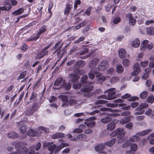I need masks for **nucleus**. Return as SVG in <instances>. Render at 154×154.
I'll use <instances>...</instances> for the list:
<instances>
[{"instance_id": "c03bdc74", "label": "nucleus", "mask_w": 154, "mask_h": 154, "mask_svg": "<svg viewBox=\"0 0 154 154\" xmlns=\"http://www.w3.org/2000/svg\"><path fill=\"white\" fill-rule=\"evenodd\" d=\"M131 141L130 139L127 140L125 143H124L122 146V147L123 148H127L131 144Z\"/></svg>"}, {"instance_id": "6e6552de", "label": "nucleus", "mask_w": 154, "mask_h": 154, "mask_svg": "<svg viewBox=\"0 0 154 154\" xmlns=\"http://www.w3.org/2000/svg\"><path fill=\"white\" fill-rule=\"evenodd\" d=\"M99 61V59L97 58H94L91 60L88 64L90 68L93 69L96 67Z\"/></svg>"}, {"instance_id": "864d4df0", "label": "nucleus", "mask_w": 154, "mask_h": 154, "mask_svg": "<svg viewBox=\"0 0 154 154\" xmlns=\"http://www.w3.org/2000/svg\"><path fill=\"white\" fill-rule=\"evenodd\" d=\"M92 8V6H89L87 9L84 13L86 14L88 16H90L91 13V11Z\"/></svg>"}, {"instance_id": "13d9d810", "label": "nucleus", "mask_w": 154, "mask_h": 154, "mask_svg": "<svg viewBox=\"0 0 154 154\" xmlns=\"http://www.w3.org/2000/svg\"><path fill=\"white\" fill-rule=\"evenodd\" d=\"M133 125L132 123L129 122L126 124L125 127L131 130L133 128Z\"/></svg>"}, {"instance_id": "ddd939ff", "label": "nucleus", "mask_w": 154, "mask_h": 154, "mask_svg": "<svg viewBox=\"0 0 154 154\" xmlns=\"http://www.w3.org/2000/svg\"><path fill=\"white\" fill-rule=\"evenodd\" d=\"M108 102V101L106 100H97L95 102V103L96 105L97 104H105L106 103L107 106L108 107H113V103H107Z\"/></svg>"}, {"instance_id": "9b49d317", "label": "nucleus", "mask_w": 154, "mask_h": 154, "mask_svg": "<svg viewBox=\"0 0 154 154\" xmlns=\"http://www.w3.org/2000/svg\"><path fill=\"white\" fill-rule=\"evenodd\" d=\"M48 29V26L43 25L38 29L37 34L40 36V35L46 32Z\"/></svg>"}, {"instance_id": "58836bf2", "label": "nucleus", "mask_w": 154, "mask_h": 154, "mask_svg": "<svg viewBox=\"0 0 154 154\" xmlns=\"http://www.w3.org/2000/svg\"><path fill=\"white\" fill-rule=\"evenodd\" d=\"M40 36L38 35L37 34L36 35V36H31L30 38H29L27 40L29 41H36L38 39Z\"/></svg>"}, {"instance_id": "b1692460", "label": "nucleus", "mask_w": 154, "mask_h": 154, "mask_svg": "<svg viewBox=\"0 0 154 154\" xmlns=\"http://www.w3.org/2000/svg\"><path fill=\"white\" fill-rule=\"evenodd\" d=\"M119 53L121 58L123 59L126 57V52L125 50L123 48H121L119 50Z\"/></svg>"}, {"instance_id": "412c9836", "label": "nucleus", "mask_w": 154, "mask_h": 154, "mask_svg": "<svg viewBox=\"0 0 154 154\" xmlns=\"http://www.w3.org/2000/svg\"><path fill=\"white\" fill-rule=\"evenodd\" d=\"M116 92L113 91H110L108 94L107 97L108 100H110L114 99L116 98L115 95Z\"/></svg>"}, {"instance_id": "c85d7f7f", "label": "nucleus", "mask_w": 154, "mask_h": 154, "mask_svg": "<svg viewBox=\"0 0 154 154\" xmlns=\"http://www.w3.org/2000/svg\"><path fill=\"white\" fill-rule=\"evenodd\" d=\"M146 32L147 34L150 35H152L154 34V27H149L147 28Z\"/></svg>"}, {"instance_id": "4be33fe9", "label": "nucleus", "mask_w": 154, "mask_h": 154, "mask_svg": "<svg viewBox=\"0 0 154 154\" xmlns=\"http://www.w3.org/2000/svg\"><path fill=\"white\" fill-rule=\"evenodd\" d=\"M65 134L63 133H56L52 135L51 137L53 139H56L60 138H64Z\"/></svg>"}, {"instance_id": "e2e57ef3", "label": "nucleus", "mask_w": 154, "mask_h": 154, "mask_svg": "<svg viewBox=\"0 0 154 154\" xmlns=\"http://www.w3.org/2000/svg\"><path fill=\"white\" fill-rule=\"evenodd\" d=\"M77 102V101L76 100L74 99H71L69 100L68 101V105H69L71 106L73 105V104L76 103Z\"/></svg>"}, {"instance_id": "473e14b6", "label": "nucleus", "mask_w": 154, "mask_h": 154, "mask_svg": "<svg viewBox=\"0 0 154 154\" xmlns=\"http://www.w3.org/2000/svg\"><path fill=\"white\" fill-rule=\"evenodd\" d=\"M116 141V138H113L111 140L105 143V144L109 146H111L115 143Z\"/></svg>"}, {"instance_id": "cd10ccee", "label": "nucleus", "mask_w": 154, "mask_h": 154, "mask_svg": "<svg viewBox=\"0 0 154 154\" xmlns=\"http://www.w3.org/2000/svg\"><path fill=\"white\" fill-rule=\"evenodd\" d=\"M72 85L71 84L69 83H66L63 82L62 84L61 85V87L64 88L66 90H69L71 88Z\"/></svg>"}, {"instance_id": "603ef678", "label": "nucleus", "mask_w": 154, "mask_h": 154, "mask_svg": "<svg viewBox=\"0 0 154 154\" xmlns=\"http://www.w3.org/2000/svg\"><path fill=\"white\" fill-rule=\"evenodd\" d=\"M122 63L125 67H128L130 64V61L128 59H125L122 60Z\"/></svg>"}, {"instance_id": "5fc2aeb1", "label": "nucleus", "mask_w": 154, "mask_h": 154, "mask_svg": "<svg viewBox=\"0 0 154 154\" xmlns=\"http://www.w3.org/2000/svg\"><path fill=\"white\" fill-rule=\"evenodd\" d=\"M146 100L148 102L152 103L154 101V97L152 96H148Z\"/></svg>"}, {"instance_id": "c9c22d12", "label": "nucleus", "mask_w": 154, "mask_h": 154, "mask_svg": "<svg viewBox=\"0 0 154 154\" xmlns=\"http://www.w3.org/2000/svg\"><path fill=\"white\" fill-rule=\"evenodd\" d=\"M131 119L128 117H125L123 119H121L120 121V123L122 124H124L130 121Z\"/></svg>"}, {"instance_id": "4d7b16f0", "label": "nucleus", "mask_w": 154, "mask_h": 154, "mask_svg": "<svg viewBox=\"0 0 154 154\" xmlns=\"http://www.w3.org/2000/svg\"><path fill=\"white\" fill-rule=\"evenodd\" d=\"M56 147V145L55 144H54L50 146L49 147H48V149L50 151L53 152Z\"/></svg>"}, {"instance_id": "2f4dec72", "label": "nucleus", "mask_w": 154, "mask_h": 154, "mask_svg": "<svg viewBox=\"0 0 154 154\" xmlns=\"http://www.w3.org/2000/svg\"><path fill=\"white\" fill-rule=\"evenodd\" d=\"M140 44V41L138 38H136L132 43V46L135 48L138 47Z\"/></svg>"}, {"instance_id": "2eb2a0df", "label": "nucleus", "mask_w": 154, "mask_h": 154, "mask_svg": "<svg viewBox=\"0 0 154 154\" xmlns=\"http://www.w3.org/2000/svg\"><path fill=\"white\" fill-rule=\"evenodd\" d=\"M60 98L63 103L62 106H68V97L66 95H61Z\"/></svg>"}, {"instance_id": "49530a36", "label": "nucleus", "mask_w": 154, "mask_h": 154, "mask_svg": "<svg viewBox=\"0 0 154 154\" xmlns=\"http://www.w3.org/2000/svg\"><path fill=\"white\" fill-rule=\"evenodd\" d=\"M26 75V71H23L21 72L20 75L18 76L17 78V79L18 80H20L21 79L24 78Z\"/></svg>"}, {"instance_id": "0e129e2a", "label": "nucleus", "mask_w": 154, "mask_h": 154, "mask_svg": "<svg viewBox=\"0 0 154 154\" xmlns=\"http://www.w3.org/2000/svg\"><path fill=\"white\" fill-rule=\"evenodd\" d=\"M139 98L137 97L134 96L132 97H130L128 99V100L129 101H135L139 100Z\"/></svg>"}, {"instance_id": "5701e85b", "label": "nucleus", "mask_w": 154, "mask_h": 154, "mask_svg": "<svg viewBox=\"0 0 154 154\" xmlns=\"http://www.w3.org/2000/svg\"><path fill=\"white\" fill-rule=\"evenodd\" d=\"M18 134L14 131H11L8 134V137L12 139H16L18 138Z\"/></svg>"}, {"instance_id": "4c0bfd02", "label": "nucleus", "mask_w": 154, "mask_h": 154, "mask_svg": "<svg viewBox=\"0 0 154 154\" xmlns=\"http://www.w3.org/2000/svg\"><path fill=\"white\" fill-rule=\"evenodd\" d=\"M152 130L150 129L144 130L139 133L138 134V135L141 136L146 135L150 132Z\"/></svg>"}, {"instance_id": "680f3d73", "label": "nucleus", "mask_w": 154, "mask_h": 154, "mask_svg": "<svg viewBox=\"0 0 154 154\" xmlns=\"http://www.w3.org/2000/svg\"><path fill=\"white\" fill-rule=\"evenodd\" d=\"M121 21V18L119 17L114 18L113 20V22L114 24H117Z\"/></svg>"}, {"instance_id": "39448f33", "label": "nucleus", "mask_w": 154, "mask_h": 154, "mask_svg": "<svg viewBox=\"0 0 154 154\" xmlns=\"http://www.w3.org/2000/svg\"><path fill=\"white\" fill-rule=\"evenodd\" d=\"M38 108V103H34L31 107L28 109L27 110V112L28 113L29 115H32L34 112L37 111Z\"/></svg>"}, {"instance_id": "1a4fd4ad", "label": "nucleus", "mask_w": 154, "mask_h": 154, "mask_svg": "<svg viewBox=\"0 0 154 154\" xmlns=\"http://www.w3.org/2000/svg\"><path fill=\"white\" fill-rule=\"evenodd\" d=\"M11 144L14 146L15 148L18 150L22 146H25L27 145V143L25 142H19L17 141L12 142Z\"/></svg>"}, {"instance_id": "393cba45", "label": "nucleus", "mask_w": 154, "mask_h": 154, "mask_svg": "<svg viewBox=\"0 0 154 154\" xmlns=\"http://www.w3.org/2000/svg\"><path fill=\"white\" fill-rule=\"evenodd\" d=\"M24 10L23 8H21L13 11L12 13V14L14 16L20 15L23 12Z\"/></svg>"}, {"instance_id": "e433bc0d", "label": "nucleus", "mask_w": 154, "mask_h": 154, "mask_svg": "<svg viewBox=\"0 0 154 154\" xmlns=\"http://www.w3.org/2000/svg\"><path fill=\"white\" fill-rule=\"evenodd\" d=\"M112 119L109 116L104 117L101 120V122L103 123H107L110 122Z\"/></svg>"}, {"instance_id": "72a5a7b5", "label": "nucleus", "mask_w": 154, "mask_h": 154, "mask_svg": "<svg viewBox=\"0 0 154 154\" xmlns=\"http://www.w3.org/2000/svg\"><path fill=\"white\" fill-rule=\"evenodd\" d=\"M129 139L131 142L132 143L138 142L140 140V138L139 136L135 135L133 136L132 137L130 138Z\"/></svg>"}, {"instance_id": "8fccbe9b", "label": "nucleus", "mask_w": 154, "mask_h": 154, "mask_svg": "<svg viewBox=\"0 0 154 154\" xmlns=\"http://www.w3.org/2000/svg\"><path fill=\"white\" fill-rule=\"evenodd\" d=\"M101 111H108L112 112H116V110L113 109L111 108H102L100 109Z\"/></svg>"}, {"instance_id": "6e6d98bb", "label": "nucleus", "mask_w": 154, "mask_h": 154, "mask_svg": "<svg viewBox=\"0 0 154 154\" xmlns=\"http://www.w3.org/2000/svg\"><path fill=\"white\" fill-rule=\"evenodd\" d=\"M137 145L135 143H134L131 146V151L135 152L137 150Z\"/></svg>"}, {"instance_id": "09e8293b", "label": "nucleus", "mask_w": 154, "mask_h": 154, "mask_svg": "<svg viewBox=\"0 0 154 154\" xmlns=\"http://www.w3.org/2000/svg\"><path fill=\"white\" fill-rule=\"evenodd\" d=\"M44 6V4L42 3L39 4L38 5V7L37 8V9L39 12V13L41 15L42 14V9L43 8V6Z\"/></svg>"}, {"instance_id": "423d86ee", "label": "nucleus", "mask_w": 154, "mask_h": 154, "mask_svg": "<svg viewBox=\"0 0 154 154\" xmlns=\"http://www.w3.org/2000/svg\"><path fill=\"white\" fill-rule=\"evenodd\" d=\"M108 66L107 61L104 60L101 61L98 64L97 69L99 70H104L107 69Z\"/></svg>"}, {"instance_id": "dca6fc26", "label": "nucleus", "mask_w": 154, "mask_h": 154, "mask_svg": "<svg viewBox=\"0 0 154 154\" xmlns=\"http://www.w3.org/2000/svg\"><path fill=\"white\" fill-rule=\"evenodd\" d=\"M18 152L11 153L10 154H24L25 153L27 152V148L25 146H21Z\"/></svg>"}, {"instance_id": "20e7f679", "label": "nucleus", "mask_w": 154, "mask_h": 154, "mask_svg": "<svg viewBox=\"0 0 154 154\" xmlns=\"http://www.w3.org/2000/svg\"><path fill=\"white\" fill-rule=\"evenodd\" d=\"M94 87L92 86H85L83 87L81 89V91L85 93L83 94V96L86 97H89L91 96L93 93L91 92V91L93 90Z\"/></svg>"}, {"instance_id": "4468645a", "label": "nucleus", "mask_w": 154, "mask_h": 154, "mask_svg": "<svg viewBox=\"0 0 154 154\" xmlns=\"http://www.w3.org/2000/svg\"><path fill=\"white\" fill-rule=\"evenodd\" d=\"M101 75L100 73H99L96 75V77L97 78L96 82L97 83H102L104 82L106 79V77L105 76H101Z\"/></svg>"}, {"instance_id": "a18cd8bd", "label": "nucleus", "mask_w": 154, "mask_h": 154, "mask_svg": "<svg viewBox=\"0 0 154 154\" xmlns=\"http://www.w3.org/2000/svg\"><path fill=\"white\" fill-rule=\"evenodd\" d=\"M148 92L147 91H144L141 93L140 95V97L143 99H145L148 94Z\"/></svg>"}, {"instance_id": "c756f323", "label": "nucleus", "mask_w": 154, "mask_h": 154, "mask_svg": "<svg viewBox=\"0 0 154 154\" xmlns=\"http://www.w3.org/2000/svg\"><path fill=\"white\" fill-rule=\"evenodd\" d=\"M89 49L87 48H85L83 50L80 52H78L76 54V55L78 56H81L85 54V53H88Z\"/></svg>"}, {"instance_id": "338daca9", "label": "nucleus", "mask_w": 154, "mask_h": 154, "mask_svg": "<svg viewBox=\"0 0 154 154\" xmlns=\"http://www.w3.org/2000/svg\"><path fill=\"white\" fill-rule=\"evenodd\" d=\"M41 146V143L40 142H38L35 146L34 149L38 151L39 150Z\"/></svg>"}, {"instance_id": "37998d69", "label": "nucleus", "mask_w": 154, "mask_h": 154, "mask_svg": "<svg viewBox=\"0 0 154 154\" xmlns=\"http://www.w3.org/2000/svg\"><path fill=\"white\" fill-rule=\"evenodd\" d=\"M27 128L26 125H22L20 128V130L21 134L25 133L26 130Z\"/></svg>"}, {"instance_id": "aec40b11", "label": "nucleus", "mask_w": 154, "mask_h": 154, "mask_svg": "<svg viewBox=\"0 0 154 154\" xmlns=\"http://www.w3.org/2000/svg\"><path fill=\"white\" fill-rule=\"evenodd\" d=\"M85 62L83 60H78L76 63L74 64V66L75 68H82L85 65Z\"/></svg>"}, {"instance_id": "7ed1b4c3", "label": "nucleus", "mask_w": 154, "mask_h": 154, "mask_svg": "<svg viewBox=\"0 0 154 154\" xmlns=\"http://www.w3.org/2000/svg\"><path fill=\"white\" fill-rule=\"evenodd\" d=\"M82 70L78 69H75L74 70V73H72L69 75L71 77L70 81L73 83H76L78 79L80 78L79 75H82L81 73Z\"/></svg>"}, {"instance_id": "f3484780", "label": "nucleus", "mask_w": 154, "mask_h": 154, "mask_svg": "<svg viewBox=\"0 0 154 154\" xmlns=\"http://www.w3.org/2000/svg\"><path fill=\"white\" fill-rule=\"evenodd\" d=\"M38 133L37 131L33 130L32 129H29L27 132V135L31 137H35Z\"/></svg>"}, {"instance_id": "f03ea898", "label": "nucleus", "mask_w": 154, "mask_h": 154, "mask_svg": "<svg viewBox=\"0 0 154 154\" xmlns=\"http://www.w3.org/2000/svg\"><path fill=\"white\" fill-rule=\"evenodd\" d=\"M53 43L54 41H52L48 46L45 47L43 49L35 55V59L36 60H40L45 55H48V51L47 49Z\"/></svg>"}, {"instance_id": "a211bd4d", "label": "nucleus", "mask_w": 154, "mask_h": 154, "mask_svg": "<svg viewBox=\"0 0 154 154\" xmlns=\"http://www.w3.org/2000/svg\"><path fill=\"white\" fill-rule=\"evenodd\" d=\"M85 123L89 128H92L95 124V122L91 118L88 119Z\"/></svg>"}, {"instance_id": "a878e982", "label": "nucleus", "mask_w": 154, "mask_h": 154, "mask_svg": "<svg viewBox=\"0 0 154 154\" xmlns=\"http://www.w3.org/2000/svg\"><path fill=\"white\" fill-rule=\"evenodd\" d=\"M105 146L103 144H100L97 145L95 147V149L97 152H100L104 150Z\"/></svg>"}, {"instance_id": "69168bd1", "label": "nucleus", "mask_w": 154, "mask_h": 154, "mask_svg": "<svg viewBox=\"0 0 154 154\" xmlns=\"http://www.w3.org/2000/svg\"><path fill=\"white\" fill-rule=\"evenodd\" d=\"M129 23L132 25H134L136 23V20L135 19L133 18L129 19Z\"/></svg>"}, {"instance_id": "9d476101", "label": "nucleus", "mask_w": 154, "mask_h": 154, "mask_svg": "<svg viewBox=\"0 0 154 154\" xmlns=\"http://www.w3.org/2000/svg\"><path fill=\"white\" fill-rule=\"evenodd\" d=\"M133 69L134 71L132 72L131 75L134 76L137 75L140 72L141 70L140 68V65L139 63H135Z\"/></svg>"}, {"instance_id": "bb28decb", "label": "nucleus", "mask_w": 154, "mask_h": 154, "mask_svg": "<svg viewBox=\"0 0 154 154\" xmlns=\"http://www.w3.org/2000/svg\"><path fill=\"white\" fill-rule=\"evenodd\" d=\"M92 69H91L88 74L89 77L91 79H94L95 77V75L98 74L96 71H94Z\"/></svg>"}, {"instance_id": "774afa93", "label": "nucleus", "mask_w": 154, "mask_h": 154, "mask_svg": "<svg viewBox=\"0 0 154 154\" xmlns=\"http://www.w3.org/2000/svg\"><path fill=\"white\" fill-rule=\"evenodd\" d=\"M148 62L146 61H145L144 62L142 61L140 62V65L141 66L143 67H145L147 66L148 64Z\"/></svg>"}, {"instance_id": "ea45409f", "label": "nucleus", "mask_w": 154, "mask_h": 154, "mask_svg": "<svg viewBox=\"0 0 154 154\" xmlns=\"http://www.w3.org/2000/svg\"><path fill=\"white\" fill-rule=\"evenodd\" d=\"M124 70V68L121 65H118L116 67V72L119 73H122Z\"/></svg>"}, {"instance_id": "f8f14e48", "label": "nucleus", "mask_w": 154, "mask_h": 154, "mask_svg": "<svg viewBox=\"0 0 154 154\" xmlns=\"http://www.w3.org/2000/svg\"><path fill=\"white\" fill-rule=\"evenodd\" d=\"M72 7V5L69 3H67L65 5V8L64 11V15H68V14L70 12V10Z\"/></svg>"}, {"instance_id": "bf43d9fd", "label": "nucleus", "mask_w": 154, "mask_h": 154, "mask_svg": "<svg viewBox=\"0 0 154 154\" xmlns=\"http://www.w3.org/2000/svg\"><path fill=\"white\" fill-rule=\"evenodd\" d=\"M37 98V94L33 92L29 98L30 100L35 101Z\"/></svg>"}, {"instance_id": "3c124183", "label": "nucleus", "mask_w": 154, "mask_h": 154, "mask_svg": "<svg viewBox=\"0 0 154 154\" xmlns=\"http://www.w3.org/2000/svg\"><path fill=\"white\" fill-rule=\"evenodd\" d=\"M82 86V84L81 83L79 82L78 83L74 84L73 85V88L75 89H80Z\"/></svg>"}, {"instance_id": "a19ab883", "label": "nucleus", "mask_w": 154, "mask_h": 154, "mask_svg": "<svg viewBox=\"0 0 154 154\" xmlns=\"http://www.w3.org/2000/svg\"><path fill=\"white\" fill-rule=\"evenodd\" d=\"M115 124L114 123H110L107 125V129L108 130L111 131L115 128Z\"/></svg>"}, {"instance_id": "052dcab7", "label": "nucleus", "mask_w": 154, "mask_h": 154, "mask_svg": "<svg viewBox=\"0 0 154 154\" xmlns=\"http://www.w3.org/2000/svg\"><path fill=\"white\" fill-rule=\"evenodd\" d=\"M5 5L7 7V11H9L11 8V3L6 2L5 3Z\"/></svg>"}, {"instance_id": "0eeeda50", "label": "nucleus", "mask_w": 154, "mask_h": 154, "mask_svg": "<svg viewBox=\"0 0 154 154\" xmlns=\"http://www.w3.org/2000/svg\"><path fill=\"white\" fill-rule=\"evenodd\" d=\"M148 106V105L145 103H141L139 106L136 109V111H138L139 109L140 110V111L137 112H135V114L137 115H141L143 114V113L144 112L141 110L142 109H143L147 107Z\"/></svg>"}, {"instance_id": "7c9ffc66", "label": "nucleus", "mask_w": 154, "mask_h": 154, "mask_svg": "<svg viewBox=\"0 0 154 154\" xmlns=\"http://www.w3.org/2000/svg\"><path fill=\"white\" fill-rule=\"evenodd\" d=\"M63 78L62 77H59L57 78L55 81L54 83V85L55 86H59L60 85L62 82Z\"/></svg>"}, {"instance_id": "de8ad7c7", "label": "nucleus", "mask_w": 154, "mask_h": 154, "mask_svg": "<svg viewBox=\"0 0 154 154\" xmlns=\"http://www.w3.org/2000/svg\"><path fill=\"white\" fill-rule=\"evenodd\" d=\"M119 77L116 76H114L111 78L110 80V82L112 83H114L119 80Z\"/></svg>"}, {"instance_id": "f257e3e1", "label": "nucleus", "mask_w": 154, "mask_h": 154, "mask_svg": "<svg viewBox=\"0 0 154 154\" xmlns=\"http://www.w3.org/2000/svg\"><path fill=\"white\" fill-rule=\"evenodd\" d=\"M126 132L124 131L123 129L120 128L112 132L110 135L111 137H114L117 135L118 142L120 143L125 141L124 136Z\"/></svg>"}, {"instance_id": "79ce46f5", "label": "nucleus", "mask_w": 154, "mask_h": 154, "mask_svg": "<svg viewBox=\"0 0 154 154\" xmlns=\"http://www.w3.org/2000/svg\"><path fill=\"white\" fill-rule=\"evenodd\" d=\"M88 78V77L87 75H83L81 78V82L82 84L86 83L87 80Z\"/></svg>"}, {"instance_id": "6ab92c4d", "label": "nucleus", "mask_w": 154, "mask_h": 154, "mask_svg": "<svg viewBox=\"0 0 154 154\" xmlns=\"http://www.w3.org/2000/svg\"><path fill=\"white\" fill-rule=\"evenodd\" d=\"M76 138H72L71 139V140L73 141L76 140L77 139L80 140L85 141L86 138V136L84 134H79L77 136Z\"/></svg>"}, {"instance_id": "f704fd0d", "label": "nucleus", "mask_w": 154, "mask_h": 154, "mask_svg": "<svg viewBox=\"0 0 154 154\" xmlns=\"http://www.w3.org/2000/svg\"><path fill=\"white\" fill-rule=\"evenodd\" d=\"M148 41L147 40H144L140 46V50L141 51H144L146 49V47L148 45Z\"/></svg>"}]
</instances>
